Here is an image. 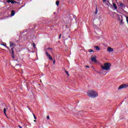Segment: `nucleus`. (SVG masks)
<instances>
[{"label":"nucleus","instance_id":"obj_1","mask_svg":"<svg viewBox=\"0 0 128 128\" xmlns=\"http://www.w3.org/2000/svg\"><path fill=\"white\" fill-rule=\"evenodd\" d=\"M88 96H90V98H94L98 96V94L94 90H89L87 92Z\"/></svg>","mask_w":128,"mask_h":128},{"label":"nucleus","instance_id":"obj_2","mask_svg":"<svg viewBox=\"0 0 128 128\" xmlns=\"http://www.w3.org/2000/svg\"><path fill=\"white\" fill-rule=\"evenodd\" d=\"M110 66H112V64L110 62L105 63L104 64V66H101L102 69L104 70H110Z\"/></svg>","mask_w":128,"mask_h":128},{"label":"nucleus","instance_id":"obj_3","mask_svg":"<svg viewBox=\"0 0 128 128\" xmlns=\"http://www.w3.org/2000/svg\"><path fill=\"white\" fill-rule=\"evenodd\" d=\"M128 88V84H121L118 88V90H122V88Z\"/></svg>","mask_w":128,"mask_h":128},{"label":"nucleus","instance_id":"obj_4","mask_svg":"<svg viewBox=\"0 0 128 128\" xmlns=\"http://www.w3.org/2000/svg\"><path fill=\"white\" fill-rule=\"evenodd\" d=\"M91 60L92 62H98V60H96V56H91Z\"/></svg>","mask_w":128,"mask_h":128},{"label":"nucleus","instance_id":"obj_5","mask_svg":"<svg viewBox=\"0 0 128 128\" xmlns=\"http://www.w3.org/2000/svg\"><path fill=\"white\" fill-rule=\"evenodd\" d=\"M46 54L50 60H54L52 59V56H50V54H48V52L46 51Z\"/></svg>","mask_w":128,"mask_h":128},{"label":"nucleus","instance_id":"obj_6","mask_svg":"<svg viewBox=\"0 0 128 128\" xmlns=\"http://www.w3.org/2000/svg\"><path fill=\"white\" fill-rule=\"evenodd\" d=\"M6 2H8V4L10 2L11 4H18V2L14 1V0H7Z\"/></svg>","mask_w":128,"mask_h":128},{"label":"nucleus","instance_id":"obj_7","mask_svg":"<svg viewBox=\"0 0 128 128\" xmlns=\"http://www.w3.org/2000/svg\"><path fill=\"white\" fill-rule=\"evenodd\" d=\"M10 52H11V56L12 58H14V47L11 48Z\"/></svg>","mask_w":128,"mask_h":128},{"label":"nucleus","instance_id":"obj_8","mask_svg":"<svg viewBox=\"0 0 128 128\" xmlns=\"http://www.w3.org/2000/svg\"><path fill=\"white\" fill-rule=\"evenodd\" d=\"M107 51L108 52H114V48L110 47H108L107 48Z\"/></svg>","mask_w":128,"mask_h":128},{"label":"nucleus","instance_id":"obj_9","mask_svg":"<svg viewBox=\"0 0 128 128\" xmlns=\"http://www.w3.org/2000/svg\"><path fill=\"white\" fill-rule=\"evenodd\" d=\"M10 48H12V46H16V44L13 42H10Z\"/></svg>","mask_w":128,"mask_h":128},{"label":"nucleus","instance_id":"obj_10","mask_svg":"<svg viewBox=\"0 0 128 128\" xmlns=\"http://www.w3.org/2000/svg\"><path fill=\"white\" fill-rule=\"evenodd\" d=\"M113 8H114V10H118V6H116V4L115 3H112Z\"/></svg>","mask_w":128,"mask_h":128},{"label":"nucleus","instance_id":"obj_11","mask_svg":"<svg viewBox=\"0 0 128 128\" xmlns=\"http://www.w3.org/2000/svg\"><path fill=\"white\" fill-rule=\"evenodd\" d=\"M14 14H16V12H14V10H12L11 16H14Z\"/></svg>","mask_w":128,"mask_h":128},{"label":"nucleus","instance_id":"obj_12","mask_svg":"<svg viewBox=\"0 0 128 128\" xmlns=\"http://www.w3.org/2000/svg\"><path fill=\"white\" fill-rule=\"evenodd\" d=\"M94 48H96V50H100V48L98 46H94Z\"/></svg>","mask_w":128,"mask_h":128},{"label":"nucleus","instance_id":"obj_13","mask_svg":"<svg viewBox=\"0 0 128 128\" xmlns=\"http://www.w3.org/2000/svg\"><path fill=\"white\" fill-rule=\"evenodd\" d=\"M120 8H124V3L120 2Z\"/></svg>","mask_w":128,"mask_h":128},{"label":"nucleus","instance_id":"obj_14","mask_svg":"<svg viewBox=\"0 0 128 128\" xmlns=\"http://www.w3.org/2000/svg\"><path fill=\"white\" fill-rule=\"evenodd\" d=\"M6 108H4V114H5V116H6Z\"/></svg>","mask_w":128,"mask_h":128},{"label":"nucleus","instance_id":"obj_15","mask_svg":"<svg viewBox=\"0 0 128 128\" xmlns=\"http://www.w3.org/2000/svg\"><path fill=\"white\" fill-rule=\"evenodd\" d=\"M56 6H60V1H58V0L56 1Z\"/></svg>","mask_w":128,"mask_h":128},{"label":"nucleus","instance_id":"obj_16","mask_svg":"<svg viewBox=\"0 0 128 128\" xmlns=\"http://www.w3.org/2000/svg\"><path fill=\"white\" fill-rule=\"evenodd\" d=\"M32 46L34 50H37L36 47V44L34 43H32Z\"/></svg>","mask_w":128,"mask_h":128},{"label":"nucleus","instance_id":"obj_17","mask_svg":"<svg viewBox=\"0 0 128 128\" xmlns=\"http://www.w3.org/2000/svg\"><path fill=\"white\" fill-rule=\"evenodd\" d=\"M88 51L89 52H94V50L90 49L88 50Z\"/></svg>","mask_w":128,"mask_h":128},{"label":"nucleus","instance_id":"obj_18","mask_svg":"<svg viewBox=\"0 0 128 128\" xmlns=\"http://www.w3.org/2000/svg\"><path fill=\"white\" fill-rule=\"evenodd\" d=\"M120 24H124V20H121Z\"/></svg>","mask_w":128,"mask_h":128},{"label":"nucleus","instance_id":"obj_19","mask_svg":"<svg viewBox=\"0 0 128 128\" xmlns=\"http://www.w3.org/2000/svg\"><path fill=\"white\" fill-rule=\"evenodd\" d=\"M98 8H96V12H95V14H98Z\"/></svg>","mask_w":128,"mask_h":128},{"label":"nucleus","instance_id":"obj_20","mask_svg":"<svg viewBox=\"0 0 128 128\" xmlns=\"http://www.w3.org/2000/svg\"><path fill=\"white\" fill-rule=\"evenodd\" d=\"M65 72L66 74V75H68V76H70V74H68V72L66 70L65 71Z\"/></svg>","mask_w":128,"mask_h":128},{"label":"nucleus","instance_id":"obj_21","mask_svg":"<svg viewBox=\"0 0 128 128\" xmlns=\"http://www.w3.org/2000/svg\"><path fill=\"white\" fill-rule=\"evenodd\" d=\"M2 46H6V44L4 43V44H2Z\"/></svg>","mask_w":128,"mask_h":128},{"label":"nucleus","instance_id":"obj_22","mask_svg":"<svg viewBox=\"0 0 128 128\" xmlns=\"http://www.w3.org/2000/svg\"><path fill=\"white\" fill-rule=\"evenodd\" d=\"M33 116L34 117V120H36V115H34V114H33Z\"/></svg>","mask_w":128,"mask_h":128},{"label":"nucleus","instance_id":"obj_23","mask_svg":"<svg viewBox=\"0 0 128 128\" xmlns=\"http://www.w3.org/2000/svg\"><path fill=\"white\" fill-rule=\"evenodd\" d=\"M62 38V34H60L58 36V39L60 38Z\"/></svg>","mask_w":128,"mask_h":128},{"label":"nucleus","instance_id":"obj_24","mask_svg":"<svg viewBox=\"0 0 128 128\" xmlns=\"http://www.w3.org/2000/svg\"><path fill=\"white\" fill-rule=\"evenodd\" d=\"M53 64H56V60H53Z\"/></svg>","mask_w":128,"mask_h":128},{"label":"nucleus","instance_id":"obj_25","mask_svg":"<svg viewBox=\"0 0 128 128\" xmlns=\"http://www.w3.org/2000/svg\"><path fill=\"white\" fill-rule=\"evenodd\" d=\"M47 50H52V48H47Z\"/></svg>","mask_w":128,"mask_h":128},{"label":"nucleus","instance_id":"obj_26","mask_svg":"<svg viewBox=\"0 0 128 128\" xmlns=\"http://www.w3.org/2000/svg\"><path fill=\"white\" fill-rule=\"evenodd\" d=\"M18 128H22V126H20V125H18Z\"/></svg>","mask_w":128,"mask_h":128},{"label":"nucleus","instance_id":"obj_27","mask_svg":"<svg viewBox=\"0 0 128 128\" xmlns=\"http://www.w3.org/2000/svg\"><path fill=\"white\" fill-rule=\"evenodd\" d=\"M47 120H50V116H47Z\"/></svg>","mask_w":128,"mask_h":128},{"label":"nucleus","instance_id":"obj_28","mask_svg":"<svg viewBox=\"0 0 128 128\" xmlns=\"http://www.w3.org/2000/svg\"><path fill=\"white\" fill-rule=\"evenodd\" d=\"M5 48H8V50H10V48H8V46H6Z\"/></svg>","mask_w":128,"mask_h":128},{"label":"nucleus","instance_id":"obj_29","mask_svg":"<svg viewBox=\"0 0 128 128\" xmlns=\"http://www.w3.org/2000/svg\"><path fill=\"white\" fill-rule=\"evenodd\" d=\"M106 2V0H103V2L104 4V2Z\"/></svg>","mask_w":128,"mask_h":128},{"label":"nucleus","instance_id":"obj_30","mask_svg":"<svg viewBox=\"0 0 128 128\" xmlns=\"http://www.w3.org/2000/svg\"><path fill=\"white\" fill-rule=\"evenodd\" d=\"M86 68H90V66H86Z\"/></svg>","mask_w":128,"mask_h":128},{"label":"nucleus","instance_id":"obj_31","mask_svg":"<svg viewBox=\"0 0 128 128\" xmlns=\"http://www.w3.org/2000/svg\"><path fill=\"white\" fill-rule=\"evenodd\" d=\"M118 21L120 20V18H118Z\"/></svg>","mask_w":128,"mask_h":128},{"label":"nucleus","instance_id":"obj_32","mask_svg":"<svg viewBox=\"0 0 128 128\" xmlns=\"http://www.w3.org/2000/svg\"><path fill=\"white\" fill-rule=\"evenodd\" d=\"M34 122H36V120H34Z\"/></svg>","mask_w":128,"mask_h":128},{"label":"nucleus","instance_id":"obj_33","mask_svg":"<svg viewBox=\"0 0 128 128\" xmlns=\"http://www.w3.org/2000/svg\"><path fill=\"white\" fill-rule=\"evenodd\" d=\"M54 14H56V12H54Z\"/></svg>","mask_w":128,"mask_h":128}]
</instances>
